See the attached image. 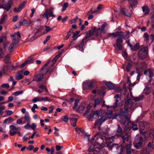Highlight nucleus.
Wrapping results in <instances>:
<instances>
[{
	"mask_svg": "<svg viewBox=\"0 0 154 154\" xmlns=\"http://www.w3.org/2000/svg\"><path fill=\"white\" fill-rule=\"evenodd\" d=\"M27 23V21L26 20H23L19 22L17 24L18 26H16V28H19L21 25H25Z\"/></svg>",
	"mask_w": 154,
	"mask_h": 154,
	"instance_id": "32",
	"label": "nucleus"
},
{
	"mask_svg": "<svg viewBox=\"0 0 154 154\" xmlns=\"http://www.w3.org/2000/svg\"><path fill=\"white\" fill-rule=\"evenodd\" d=\"M61 52L59 53V54L55 57L54 59H53L52 62L53 63H54L60 57L62 54V51H63V50H62Z\"/></svg>",
	"mask_w": 154,
	"mask_h": 154,
	"instance_id": "36",
	"label": "nucleus"
},
{
	"mask_svg": "<svg viewBox=\"0 0 154 154\" xmlns=\"http://www.w3.org/2000/svg\"><path fill=\"white\" fill-rule=\"evenodd\" d=\"M2 5H0V9L3 8L7 11H8L11 7V0H3Z\"/></svg>",
	"mask_w": 154,
	"mask_h": 154,
	"instance_id": "7",
	"label": "nucleus"
},
{
	"mask_svg": "<svg viewBox=\"0 0 154 154\" xmlns=\"http://www.w3.org/2000/svg\"><path fill=\"white\" fill-rule=\"evenodd\" d=\"M102 114V111L101 110H96L91 113L87 118L89 121H92L94 119H97Z\"/></svg>",
	"mask_w": 154,
	"mask_h": 154,
	"instance_id": "4",
	"label": "nucleus"
},
{
	"mask_svg": "<svg viewBox=\"0 0 154 154\" xmlns=\"http://www.w3.org/2000/svg\"><path fill=\"white\" fill-rule=\"evenodd\" d=\"M134 108V107L133 106H124V109H120L119 113L112 115L111 118L113 119H115L118 116H119L120 120L119 122L121 125H124L126 120L128 124L131 122L130 118L126 115V113L130 110L131 112H132L135 109Z\"/></svg>",
	"mask_w": 154,
	"mask_h": 154,
	"instance_id": "1",
	"label": "nucleus"
},
{
	"mask_svg": "<svg viewBox=\"0 0 154 154\" xmlns=\"http://www.w3.org/2000/svg\"><path fill=\"white\" fill-rule=\"evenodd\" d=\"M7 19V15L3 13L2 16V18L0 20V24H2L5 22Z\"/></svg>",
	"mask_w": 154,
	"mask_h": 154,
	"instance_id": "22",
	"label": "nucleus"
},
{
	"mask_svg": "<svg viewBox=\"0 0 154 154\" xmlns=\"http://www.w3.org/2000/svg\"><path fill=\"white\" fill-rule=\"evenodd\" d=\"M23 93L22 91H18L13 93V94L15 96H17Z\"/></svg>",
	"mask_w": 154,
	"mask_h": 154,
	"instance_id": "54",
	"label": "nucleus"
},
{
	"mask_svg": "<svg viewBox=\"0 0 154 154\" xmlns=\"http://www.w3.org/2000/svg\"><path fill=\"white\" fill-rule=\"evenodd\" d=\"M131 128L133 131H136L138 129V128L137 124H135L134 122H132L131 124Z\"/></svg>",
	"mask_w": 154,
	"mask_h": 154,
	"instance_id": "44",
	"label": "nucleus"
},
{
	"mask_svg": "<svg viewBox=\"0 0 154 154\" xmlns=\"http://www.w3.org/2000/svg\"><path fill=\"white\" fill-rule=\"evenodd\" d=\"M124 38L126 40V38L124 37L123 33H122L119 36V37L117 39L116 45L119 50H122V44L123 42L122 38Z\"/></svg>",
	"mask_w": 154,
	"mask_h": 154,
	"instance_id": "10",
	"label": "nucleus"
},
{
	"mask_svg": "<svg viewBox=\"0 0 154 154\" xmlns=\"http://www.w3.org/2000/svg\"><path fill=\"white\" fill-rule=\"evenodd\" d=\"M143 36L145 41H148L149 40V35L147 33H145Z\"/></svg>",
	"mask_w": 154,
	"mask_h": 154,
	"instance_id": "51",
	"label": "nucleus"
},
{
	"mask_svg": "<svg viewBox=\"0 0 154 154\" xmlns=\"http://www.w3.org/2000/svg\"><path fill=\"white\" fill-rule=\"evenodd\" d=\"M100 103H102V106H105L104 104L105 101H103L102 99L101 98H98L95 100L94 106L99 105Z\"/></svg>",
	"mask_w": 154,
	"mask_h": 154,
	"instance_id": "16",
	"label": "nucleus"
},
{
	"mask_svg": "<svg viewBox=\"0 0 154 154\" xmlns=\"http://www.w3.org/2000/svg\"><path fill=\"white\" fill-rule=\"evenodd\" d=\"M43 77V74H35L33 77V81H36L40 82L42 81Z\"/></svg>",
	"mask_w": 154,
	"mask_h": 154,
	"instance_id": "14",
	"label": "nucleus"
},
{
	"mask_svg": "<svg viewBox=\"0 0 154 154\" xmlns=\"http://www.w3.org/2000/svg\"><path fill=\"white\" fill-rule=\"evenodd\" d=\"M85 108V106H73V109L78 112L83 111Z\"/></svg>",
	"mask_w": 154,
	"mask_h": 154,
	"instance_id": "25",
	"label": "nucleus"
},
{
	"mask_svg": "<svg viewBox=\"0 0 154 154\" xmlns=\"http://www.w3.org/2000/svg\"><path fill=\"white\" fill-rule=\"evenodd\" d=\"M16 35H17L18 36L19 38L21 36L20 34V33L19 32H17L16 33L15 32L14 34L11 35V37H13L14 36L16 37L15 36Z\"/></svg>",
	"mask_w": 154,
	"mask_h": 154,
	"instance_id": "56",
	"label": "nucleus"
},
{
	"mask_svg": "<svg viewBox=\"0 0 154 154\" xmlns=\"http://www.w3.org/2000/svg\"><path fill=\"white\" fill-rule=\"evenodd\" d=\"M6 112H7L6 116H9L11 115L13 113V112L12 111L10 110H6Z\"/></svg>",
	"mask_w": 154,
	"mask_h": 154,
	"instance_id": "61",
	"label": "nucleus"
},
{
	"mask_svg": "<svg viewBox=\"0 0 154 154\" xmlns=\"http://www.w3.org/2000/svg\"><path fill=\"white\" fill-rule=\"evenodd\" d=\"M22 9H20L19 7L18 8H15L14 9V11L15 12H19Z\"/></svg>",
	"mask_w": 154,
	"mask_h": 154,
	"instance_id": "64",
	"label": "nucleus"
},
{
	"mask_svg": "<svg viewBox=\"0 0 154 154\" xmlns=\"http://www.w3.org/2000/svg\"><path fill=\"white\" fill-rule=\"evenodd\" d=\"M97 136L96 140V144L97 146H99L100 149L103 148L106 146L104 143L105 139L106 137L105 136L102 135L100 133H97L95 135V137Z\"/></svg>",
	"mask_w": 154,
	"mask_h": 154,
	"instance_id": "2",
	"label": "nucleus"
},
{
	"mask_svg": "<svg viewBox=\"0 0 154 154\" xmlns=\"http://www.w3.org/2000/svg\"><path fill=\"white\" fill-rule=\"evenodd\" d=\"M24 119L27 123H29L30 122L31 119L29 114H26L24 115Z\"/></svg>",
	"mask_w": 154,
	"mask_h": 154,
	"instance_id": "33",
	"label": "nucleus"
},
{
	"mask_svg": "<svg viewBox=\"0 0 154 154\" xmlns=\"http://www.w3.org/2000/svg\"><path fill=\"white\" fill-rule=\"evenodd\" d=\"M100 147L99 146L96 145H94V144H92L91 145L89 148L88 150L89 152H93L92 154L94 153V152H99L100 151Z\"/></svg>",
	"mask_w": 154,
	"mask_h": 154,
	"instance_id": "12",
	"label": "nucleus"
},
{
	"mask_svg": "<svg viewBox=\"0 0 154 154\" xmlns=\"http://www.w3.org/2000/svg\"><path fill=\"white\" fill-rule=\"evenodd\" d=\"M144 96L143 95H140L138 97H134V100L135 102H138L143 100Z\"/></svg>",
	"mask_w": 154,
	"mask_h": 154,
	"instance_id": "38",
	"label": "nucleus"
},
{
	"mask_svg": "<svg viewBox=\"0 0 154 154\" xmlns=\"http://www.w3.org/2000/svg\"><path fill=\"white\" fill-rule=\"evenodd\" d=\"M49 99L48 97H36L32 100V101L33 102L35 103L38 101H47Z\"/></svg>",
	"mask_w": 154,
	"mask_h": 154,
	"instance_id": "15",
	"label": "nucleus"
},
{
	"mask_svg": "<svg viewBox=\"0 0 154 154\" xmlns=\"http://www.w3.org/2000/svg\"><path fill=\"white\" fill-rule=\"evenodd\" d=\"M91 106H86V108L85 112L84 114V116H85L86 114L88 113L90 111L91 107Z\"/></svg>",
	"mask_w": 154,
	"mask_h": 154,
	"instance_id": "53",
	"label": "nucleus"
},
{
	"mask_svg": "<svg viewBox=\"0 0 154 154\" xmlns=\"http://www.w3.org/2000/svg\"><path fill=\"white\" fill-rule=\"evenodd\" d=\"M145 143V141L143 138L139 136L136 138L134 142V145L135 148L139 149L144 146Z\"/></svg>",
	"mask_w": 154,
	"mask_h": 154,
	"instance_id": "3",
	"label": "nucleus"
},
{
	"mask_svg": "<svg viewBox=\"0 0 154 154\" xmlns=\"http://www.w3.org/2000/svg\"><path fill=\"white\" fill-rule=\"evenodd\" d=\"M149 135L150 137H154V128L149 130Z\"/></svg>",
	"mask_w": 154,
	"mask_h": 154,
	"instance_id": "49",
	"label": "nucleus"
},
{
	"mask_svg": "<svg viewBox=\"0 0 154 154\" xmlns=\"http://www.w3.org/2000/svg\"><path fill=\"white\" fill-rule=\"evenodd\" d=\"M45 27L46 28V29L45 31L44 32V34L47 33L48 32L52 30L53 29V28H51L50 26H45Z\"/></svg>",
	"mask_w": 154,
	"mask_h": 154,
	"instance_id": "50",
	"label": "nucleus"
},
{
	"mask_svg": "<svg viewBox=\"0 0 154 154\" xmlns=\"http://www.w3.org/2000/svg\"><path fill=\"white\" fill-rule=\"evenodd\" d=\"M148 72L149 74V79L148 80V81L149 83H151L152 85H154V83H151V82L152 81H153V80L152 79V77L154 76L153 75L154 73V69H149L147 70H145L144 71V74H147Z\"/></svg>",
	"mask_w": 154,
	"mask_h": 154,
	"instance_id": "11",
	"label": "nucleus"
},
{
	"mask_svg": "<svg viewBox=\"0 0 154 154\" xmlns=\"http://www.w3.org/2000/svg\"><path fill=\"white\" fill-rule=\"evenodd\" d=\"M131 146L132 144L131 143L126 144L125 148L126 154H134V150L131 148Z\"/></svg>",
	"mask_w": 154,
	"mask_h": 154,
	"instance_id": "13",
	"label": "nucleus"
},
{
	"mask_svg": "<svg viewBox=\"0 0 154 154\" xmlns=\"http://www.w3.org/2000/svg\"><path fill=\"white\" fill-rule=\"evenodd\" d=\"M148 56V48L147 47H145L140 50L138 54L139 57L142 60L147 57Z\"/></svg>",
	"mask_w": 154,
	"mask_h": 154,
	"instance_id": "8",
	"label": "nucleus"
},
{
	"mask_svg": "<svg viewBox=\"0 0 154 154\" xmlns=\"http://www.w3.org/2000/svg\"><path fill=\"white\" fill-rule=\"evenodd\" d=\"M63 120L65 122H67L68 121L69 118L67 115H65L64 116Z\"/></svg>",
	"mask_w": 154,
	"mask_h": 154,
	"instance_id": "59",
	"label": "nucleus"
},
{
	"mask_svg": "<svg viewBox=\"0 0 154 154\" xmlns=\"http://www.w3.org/2000/svg\"><path fill=\"white\" fill-rule=\"evenodd\" d=\"M130 10L131 12H129L125 8H123L121 9V11L125 15L128 17H130L131 15V11H131V9Z\"/></svg>",
	"mask_w": 154,
	"mask_h": 154,
	"instance_id": "17",
	"label": "nucleus"
},
{
	"mask_svg": "<svg viewBox=\"0 0 154 154\" xmlns=\"http://www.w3.org/2000/svg\"><path fill=\"white\" fill-rule=\"evenodd\" d=\"M12 40V44H17L19 42V38L16 37L14 36Z\"/></svg>",
	"mask_w": 154,
	"mask_h": 154,
	"instance_id": "45",
	"label": "nucleus"
},
{
	"mask_svg": "<svg viewBox=\"0 0 154 154\" xmlns=\"http://www.w3.org/2000/svg\"><path fill=\"white\" fill-rule=\"evenodd\" d=\"M54 8L52 7H50L49 9H46L45 13L43 14V17L46 18L48 20V16L50 17H55V16L53 14Z\"/></svg>",
	"mask_w": 154,
	"mask_h": 154,
	"instance_id": "6",
	"label": "nucleus"
},
{
	"mask_svg": "<svg viewBox=\"0 0 154 154\" xmlns=\"http://www.w3.org/2000/svg\"><path fill=\"white\" fill-rule=\"evenodd\" d=\"M130 2V5L129 8L131 10H133V7L134 6L137 4V0H129Z\"/></svg>",
	"mask_w": 154,
	"mask_h": 154,
	"instance_id": "20",
	"label": "nucleus"
},
{
	"mask_svg": "<svg viewBox=\"0 0 154 154\" xmlns=\"http://www.w3.org/2000/svg\"><path fill=\"white\" fill-rule=\"evenodd\" d=\"M143 11L145 13L144 15H146L149 13V10L147 6H144L142 8Z\"/></svg>",
	"mask_w": 154,
	"mask_h": 154,
	"instance_id": "29",
	"label": "nucleus"
},
{
	"mask_svg": "<svg viewBox=\"0 0 154 154\" xmlns=\"http://www.w3.org/2000/svg\"><path fill=\"white\" fill-rule=\"evenodd\" d=\"M149 149L148 148H144L141 150V154H149Z\"/></svg>",
	"mask_w": 154,
	"mask_h": 154,
	"instance_id": "28",
	"label": "nucleus"
},
{
	"mask_svg": "<svg viewBox=\"0 0 154 154\" xmlns=\"http://www.w3.org/2000/svg\"><path fill=\"white\" fill-rule=\"evenodd\" d=\"M123 33L122 32H118L116 31L112 33H109L108 34V35L109 37H111L112 38H115L118 36H119Z\"/></svg>",
	"mask_w": 154,
	"mask_h": 154,
	"instance_id": "18",
	"label": "nucleus"
},
{
	"mask_svg": "<svg viewBox=\"0 0 154 154\" xmlns=\"http://www.w3.org/2000/svg\"><path fill=\"white\" fill-rule=\"evenodd\" d=\"M119 147H120L118 144L114 143L111 145L110 147V149L111 150L113 149H116L117 150L119 149Z\"/></svg>",
	"mask_w": 154,
	"mask_h": 154,
	"instance_id": "34",
	"label": "nucleus"
},
{
	"mask_svg": "<svg viewBox=\"0 0 154 154\" xmlns=\"http://www.w3.org/2000/svg\"><path fill=\"white\" fill-rule=\"evenodd\" d=\"M145 122H140L139 123V125L140 129L144 130L145 128Z\"/></svg>",
	"mask_w": 154,
	"mask_h": 154,
	"instance_id": "41",
	"label": "nucleus"
},
{
	"mask_svg": "<svg viewBox=\"0 0 154 154\" xmlns=\"http://www.w3.org/2000/svg\"><path fill=\"white\" fill-rule=\"evenodd\" d=\"M107 24L106 23H104L101 26V28H99L98 29H94V31L96 33L97 35H100L101 33H105L106 30L105 29V28L107 26Z\"/></svg>",
	"mask_w": 154,
	"mask_h": 154,
	"instance_id": "9",
	"label": "nucleus"
},
{
	"mask_svg": "<svg viewBox=\"0 0 154 154\" xmlns=\"http://www.w3.org/2000/svg\"><path fill=\"white\" fill-rule=\"evenodd\" d=\"M109 118L110 119V118H109L107 116H102L99 119L101 122V123L100 124V125H101V124L104 121H105V120H106L107 119Z\"/></svg>",
	"mask_w": 154,
	"mask_h": 154,
	"instance_id": "42",
	"label": "nucleus"
},
{
	"mask_svg": "<svg viewBox=\"0 0 154 154\" xmlns=\"http://www.w3.org/2000/svg\"><path fill=\"white\" fill-rule=\"evenodd\" d=\"M94 29V30H90L86 33V35L83 39L87 40V39L93 34Z\"/></svg>",
	"mask_w": 154,
	"mask_h": 154,
	"instance_id": "23",
	"label": "nucleus"
},
{
	"mask_svg": "<svg viewBox=\"0 0 154 154\" xmlns=\"http://www.w3.org/2000/svg\"><path fill=\"white\" fill-rule=\"evenodd\" d=\"M9 128H10V131H15L19 129L18 127H16L14 125H10Z\"/></svg>",
	"mask_w": 154,
	"mask_h": 154,
	"instance_id": "43",
	"label": "nucleus"
},
{
	"mask_svg": "<svg viewBox=\"0 0 154 154\" xmlns=\"http://www.w3.org/2000/svg\"><path fill=\"white\" fill-rule=\"evenodd\" d=\"M26 2L25 1L22 2L19 6V7L20 9H22L24 8L25 5L26 4Z\"/></svg>",
	"mask_w": 154,
	"mask_h": 154,
	"instance_id": "58",
	"label": "nucleus"
},
{
	"mask_svg": "<svg viewBox=\"0 0 154 154\" xmlns=\"http://www.w3.org/2000/svg\"><path fill=\"white\" fill-rule=\"evenodd\" d=\"M23 71L22 70L18 72L15 75V77L16 79L17 80L22 79L23 77Z\"/></svg>",
	"mask_w": 154,
	"mask_h": 154,
	"instance_id": "21",
	"label": "nucleus"
},
{
	"mask_svg": "<svg viewBox=\"0 0 154 154\" xmlns=\"http://www.w3.org/2000/svg\"><path fill=\"white\" fill-rule=\"evenodd\" d=\"M94 83L93 82H90L89 81L88 88H91L93 87Z\"/></svg>",
	"mask_w": 154,
	"mask_h": 154,
	"instance_id": "62",
	"label": "nucleus"
},
{
	"mask_svg": "<svg viewBox=\"0 0 154 154\" xmlns=\"http://www.w3.org/2000/svg\"><path fill=\"white\" fill-rule=\"evenodd\" d=\"M13 121V119L11 117H9L8 118V119H6L4 121L3 123H9L11 121Z\"/></svg>",
	"mask_w": 154,
	"mask_h": 154,
	"instance_id": "48",
	"label": "nucleus"
},
{
	"mask_svg": "<svg viewBox=\"0 0 154 154\" xmlns=\"http://www.w3.org/2000/svg\"><path fill=\"white\" fill-rule=\"evenodd\" d=\"M132 65L130 63H128L126 67V70L127 71H129Z\"/></svg>",
	"mask_w": 154,
	"mask_h": 154,
	"instance_id": "63",
	"label": "nucleus"
},
{
	"mask_svg": "<svg viewBox=\"0 0 154 154\" xmlns=\"http://www.w3.org/2000/svg\"><path fill=\"white\" fill-rule=\"evenodd\" d=\"M68 5L69 4L68 3H65L63 5V7L61 10V11H63L65 10L66 9V8L68 6Z\"/></svg>",
	"mask_w": 154,
	"mask_h": 154,
	"instance_id": "52",
	"label": "nucleus"
},
{
	"mask_svg": "<svg viewBox=\"0 0 154 154\" xmlns=\"http://www.w3.org/2000/svg\"><path fill=\"white\" fill-rule=\"evenodd\" d=\"M8 68V66H5L2 69L1 72H0V76L2 75V73H5L6 71Z\"/></svg>",
	"mask_w": 154,
	"mask_h": 154,
	"instance_id": "47",
	"label": "nucleus"
},
{
	"mask_svg": "<svg viewBox=\"0 0 154 154\" xmlns=\"http://www.w3.org/2000/svg\"><path fill=\"white\" fill-rule=\"evenodd\" d=\"M14 46V44H12V43L11 44L8 48L9 50L10 51H11V52L13 50Z\"/></svg>",
	"mask_w": 154,
	"mask_h": 154,
	"instance_id": "57",
	"label": "nucleus"
},
{
	"mask_svg": "<svg viewBox=\"0 0 154 154\" xmlns=\"http://www.w3.org/2000/svg\"><path fill=\"white\" fill-rule=\"evenodd\" d=\"M87 42V40H85L83 38L82 40V42L79 45V47L81 51H83L84 49L83 47L84 46V42L86 43Z\"/></svg>",
	"mask_w": 154,
	"mask_h": 154,
	"instance_id": "27",
	"label": "nucleus"
},
{
	"mask_svg": "<svg viewBox=\"0 0 154 154\" xmlns=\"http://www.w3.org/2000/svg\"><path fill=\"white\" fill-rule=\"evenodd\" d=\"M89 83V80H87L83 82V87L84 90H86L87 88H88Z\"/></svg>",
	"mask_w": 154,
	"mask_h": 154,
	"instance_id": "40",
	"label": "nucleus"
},
{
	"mask_svg": "<svg viewBox=\"0 0 154 154\" xmlns=\"http://www.w3.org/2000/svg\"><path fill=\"white\" fill-rule=\"evenodd\" d=\"M106 85L107 86L108 88L110 89H115V87L113 84L110 82H106L105 83Z\"/></svg>",
	"mask_w": 154,
	"mask_h": 154,
	"instance_id": "35",
	"label": "nucleus"
},
{
	"mask_svg": "<svg viewBox=\"0 0 154 154\" xmlns=\"http://www.w3.org/2000/svg\"><path fill=\"white\" fill-rule=\"evenodd\" d=\"M144 84L146 87L144 89L143 92L146 95L149 94L150 92V90L149 87L147 86V83H144Z\"/></svg>",
	"mask_w": 154,
	"mask_h": 154,
	"instance_id": "26",
	"label": "nucleus"
},
{
	"mask_svg": "<svg viewBox=\"0 0 154 154\" xmlns=\"http://www.w3.org/2000/svg\"><path fill=\"white\" fill-rule=\"evenodd\" d=\"M51 62L50 60L48 61L46 63H45L44 65V67L42 69V70L43 71V72L45 73H47L48 71V69L46 67L47 66L48 64Z\"/></svg>",
	"mask_w": 154,
	"mask_h": 154,
	"instance_id": "30",
	"label": "nucleus"
},
{
	"mask_svg": "<svg viewBox=\"0 0 154 154\" xmlns=\"http://www.w3.org/2000/svg\"><path fill=\"white\" fill-rule=\"evenodd\" d=\"M1 87L5 88H8L9 87V85L8 83L2 84L1 86Z\"/></svg>",
	"mask_w": 154,
	"mask_h": 154,
	"instance_id": "55",
	"label": "nucleus"
},
{
	"mask_svg": "<svg viewBox=\"0 0 154 154\" xmlns=\"http://www.w3.org/2000/svg\"><path fill=\"white\" fill-rule=\"evenodd\" d=\"M125 106H132V101L131 99H127L125 102Z\"/></svg>",
	"mask_w": 154,
	"mask_h": 154,
	"instance_id": "39",
	"label": "nucleus"
},
{
	"mask_svg": "<svg viewBox=\"0 0 154 154\" xmlns=\"http://www.w3.org/2000/svg\"><path fill=\"white\" fill-rule=\"evenodd\" d=\"M71 125L75 127L76 126V123L77 121L76 118H71L69 119Z\"/></svg>",
	"mask_w": 154,
	"mask_h": 154,
	"instance_id": "24",
	"label": "nucleus"
},
{
	"mask_svg": "<svg viewBox=\"0 0 154 154\" xmlns=\"http://www.w3.org/2000/svg\"><path fill=\"white\" fill-rule=\"evenodd\" d=\"M104 143L106 144V146L107 147L109 148L110 147V145L113 141L110 138V137H106L105 139Z\"/></svg>",
	"mask_w": 154,
	"mask_h": 154,
	"instance_id": "19",
	"label": "nucleus"
},
{
	"mask_svg": "<svg viewBox=\"0 0 154 154\" xmlns=\"http://www.w3.org/2000/svg\"><path fill=\"white\" fill-rule=\"evenodd\" d=\"M117 127V128L116 130V132L118 133H123V132L122 131V129L120 125H118Z\"/></svg>",
	"mask_w": 154,
	"mask_h": 154,
	"instance_id": "46",
	"label": "nucleus"
},
{
	"mask_svg": "<svg viewBox=\"0 0 154 154\" xmlns=\"http://www.w3.org/2000/svg\"><path fill=\"white\" fill-rule=\"evenodd\" d=\"M101 122L98 119V120L96 121L95 123H94V128H96V126H97L99 124H100Z\"/></svg>",
	"mask_w": 154,
	"mask_h": 154,
	"instance_id": "60",
	"label": "nucleus"
},
{
	"mask_svg": "<svg viewBox=\"0 0 154 154\" xmlns=\"http://www.w3.org/2000/svg\"><path fill=\"white\" fill-rule=\"evenodd\" d=\"M107 112L106 113V114L107 115H110L111 114L112 112V111L111 109H109L110 108V107H112V106H107ZM113 109H115L117 106H113Z\"/></svg>",
	"mask_w": 154,
	"mask_h": 154,
	"instance_id": "37",
	"label": "nucleus"
},
{
	"mask_svg": "<svg viewBox=\"0 0 154 154\" xmlns=\"http://www.w3.org/2000/svg\"><path fill=\"white\" fill-rule=\"evenodd\" d=\"M99 13L97 9L95 8H92L90 11H88V14H97Z\"/></svg>",
	"mask_w": 154,
	"mask_h": 154,
	"instance_id": "31",
	"label": "nucleus"
},
{
	"mask_svg": "<svg viewBox=\"0 0 154 154\" xmlns=\"http://www.w3.org/2000/svg\"><path fill=\"white\" fill-rule=\"evenodd\" d=\"M129 130V128L127 126H126L124 129L123 133L121 135V138L123 143H125L126 142L129 141V135L128 132Z\"/></svg>",
	"mask_w": 154,
	"mask_h": 154,
	"instance_id": "5",
	"label": "nucleus"
}]
</instances>
